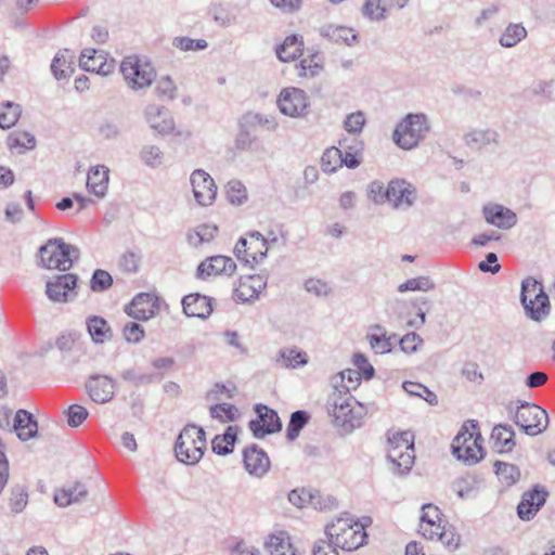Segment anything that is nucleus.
Masks as SVG:
<instances>
[{"instance_id":"14","label":"nucleus","mask_w":555,"mask_h":555,"mask_svg":"<svg viewBox=\"0 0 555 555\" xmlns=\"http://www.w3.org/2000/svg\"><path fill=\"white\" fill-rule=\"evenodd\" d=\"M116 380L104 374H93L86 382L88 396L98 404L112 401L116 392Z\"/></svg>"},{"instance_id":"45","label":"nucleus","mask_w":555,"mask_h":555,"mask_svg":"<svg viewBox=\"0 0 555 555\" xmlns=\"http://www.w3.org/2000/svg\"><path fill=\"white\" fill-rule=\"evenodd\" d=\"M8 147L10 150H33L36 146L35 137L27 131H13L9 134L7 140Z\"/></svg>"},{"instance_id":"63","label":"nucleus","mask_w":555,"mask_h":555,"mask_svg":"<svg viewBox=\"0 0 555 555\" xmlns=\"http://www.w3.org/2000/svg\"><path fill=\"white\" fill-rule=\"evenodd\" d=\"M144 328L134 322H127L122 327V336L127 343L138 344L144 338Z\"/></svg>"},{"instance_id":"5","label":"nucleus","mask_w":555,"mask_h":555,"mask_svg":"<svg viewBox=\"0 0 555 555\" xmlns=\"http://www.w3.org/2000/svg\"><path fill=\"white\" fill-rule=\"evenodd\" d=\"M428 130L426 117L420 114L406 115L396 127L393 140L400 147H415Z\"/></svg>"},{"instance_id":"15","label":"nucleus","mask_w":555,"mask_h":555,"mask_svg":"<svg viewBox=\"0 0 555 555\" xmlns=\"http://www.w3.org/2000/svg\"><path fill=\"white\" fill-rule=\"evenodd\" d=\"M77 276L72 273L56 275L47 282L46 295L53 302H67L75 296Z\"/></svg>"},{"instance_id":"27","label":"nucleus","mask_w":555,"mask_h":555,"mask_svg":"<svg viewBox=\"0 0 555 555\" xmlns=\"http://www.w3.org/2000/svg\"><path fill=\"white\" fill-rule=\"evenodd\" d=\"M372 524L373 519L371 516H349V530L352 531L349 535V552L367 544L369 534L366 529L371 527Z\"/></svg>"},{"instance_id":"8","label":"nucleus","mask_w":555,"mask_h":555,"mask_svg":"<svg viewBox=\"0 0 555 555\" xmlns=\"http://www.w3.org/2000/svg\"><path fill=\"white\" fill-rule=\"evenodd\" d=\"M268 245V240L260 232L254 231L247 237L238 240L234 247V254L237 259L246 263H259L267 257Z\"/></svg>"},{"instance_id":"57","label":"nucleus","mask_w":555,"mask_h":555,"mask_svg":"<svg viewBox=\"0 0 555 555\" xmlns=\"http://www.w3.org/2000/svg\"><path fill=\"white\" fill-rule=\"evenodd\" d=\"M403 389L412 396L423 398L430 404L437 403V396L422 384L415 382H404Z\"/></svg>"},{"instance_id":"38","label":"nucleus","mask_w":555,"mask_h":555,"mask_svg":"<svg viewBox=\"0 0 555 555\" xmlns=\"http://www.w3.org/2000/svg\"><path fill=\"white\" fill-rule=\"evenodd\" d=\"M139 159L146 167L155 169L164 164L165 153L158 145L147 143L141 146Z\"/></svg>"},{"instance_id":"48","label":"nucleus","mask_w":555,"mask_h":555,"mask_svg":"<svg viewBox=\"0 0 555 555\" xmlns=\"http://www.w3.org/2000/svg\"><path fill=\"white\" fill-rule=\"evenodd\" d=\"M28 504V492L22 485H15L10 490L9 506L13 514L22 513Z\"/></svg>"},{"instance_id":"10","label":"nucleus","mask_w":555,"mask_h":555,"mask_svg":"<svg viewBox=\"0 0 555 555\" xmlns=\"http://www.w3.org/2000/svg\"><path fill=\"white\" fill-rule=\"evenodd\" d=\"M190 183L195 202L203 207L214 204L217 196V185L212 177L203 169H195L190 175Z\"/></svg>"},{"instance_id":"6","label":"nucleus","mask_w":555,"mask_h":555,"mask_svg":"<svg viewBox=\"0 0 555 555\" xmlns=\"http://www.w3.org/2000/svg\"><path fill=\"white\" fill-rule=\"evenodd\" d=\"M347 518L339 516L325 528L327 541L314 544L312 555H339L338 550L346 551Z\"/></svg>"},{"instance_id":"17","label":"nucleus","mask_w":555,"mask_h":555,"mask_svg":"<svg viewBox=\"0 0 555 555\" xmlns=\"http://www.w3.org/2000/svg\"><path fill=\"white\" fill-rule=\"evenodd\" d=\"M144 119L151 129L160 135H168L175 131V119L165 106L147 105L144 109Z\"/></svg>"},{"instance_id":"53","label":"nucleus","mask_w":555,"mask_h":555,"mask_svg":"<svg viewBox=\"0 0 555 555\" xmlns=\"http://www.w3.org/2000/svg\"><path fill=\"white\" fill-rule=\"evenodd\" d=\"M437 532L435 540L440 541L450 551H455L460 546L461 535L455 532L452 526L442 525Z\"/></svg>"},{"instance_id":"28","label":"nucleus","mask_w":555,"mask_h":555,"mask_svg":"<svg viewBox=\"0 0 555 555\" xmlns=\"http://www.w3.org/2000/svg\"><path fill=\"white\" fill-rule=\"evenodd\" d=\"M183 312L188 317L206 319L212 312L211 298L201 294H190L182 299Z\"/></svg>"},{"instance_id":"22","label":"nucleus","mask_w":555,"mask_h":555,"mask_svg":"<svg viewBox=\"0 0 555 555\" xmlns=\"http://www.w3.org/2000/svg\"><path fill=\"white\" fill-rule=\"evenodd\" d=\"M266 286L267 279L260 274L241 278L234 289V297L242 302L254 300Z\"/></svg>"},{"instance_id":"56","label":"nucleus","mask_w":555,"mask_h":555,"mask_svg":"<svg viewBox=\"0 0 555 555\" xmlns=\"http://www.w3.org/2000/svg\"><path fill=\"white\" fill-rule=\"evenodd\" d=\"M434 287L435 284L428 276H417L400 284L398 286V291L400 293H404L408 291L428 292L431 291Z\"/></svg>"},{"instance_id":"19","label":"nucleus","mask_w":555,"mask_h":555,"mask_svg":"<svg viewBox=\"0 0 555 555\" xmlns=\"http://www.w3.org/2000/svg\"><path fill=\"white\" fill-rule=\"evenodd\" d=\"M236 270V264L231 257L212 256L199 263L196 270V278L205 280L212 275L225 274L232 275Z\"/></svg>"},{"instance_id":"31","label":"nucleus","mask_w":555,"mask_h":555,"mask_svg":"<svg viewBox=\"0 0 555 555\" xmlns=\"http://www.w3.org/2000/svg\"><path fill=\"white\" fill-rule=\"evenodd\" d=\"M490 440L495 451H512L516 447L515 431L509 425H495Z\"/></svg>"},{"instance_id":"24","label":"nucleus","mask_w":555,"mask_h":555,"mask_svg":"<svg viewBox=\"0 0 555 555\" xmlns=\"http://www.w3.org/2000/svg\"><path fill=\"white\" fill-rule=\"evenodd\" d=\"M482 211L486 221L500 229H509L517 221L516 214L500 204H489Z\"/></svg>"},{"instance_id":"33","label":"nucleus","mask_w":555,"mask_h":555,"mask_svg":"<svg viewBox=\"0 0 555 555\" xmlns=\"http://www.w3.org/2000/svg\"><path fill=\"white\" fill-rule=\"evenodd\" d=\"M87 330L94 344H104L113 337L112 328L102 317H90L87 319Z\"/></svg>"},{"instance_id":"2","label":"nucleus","mask_w":555,"mask_h":555,"mask_svg":"<svg viewBox=\"0 0 555 555\" xmlns=\"http://www.w3.org/2000/svg\"><path fill=\"white\" fill-rule=\"evenodd\" d=\"M120 73L129 89L140 91L149 88L156 77L153 65L138 55H128L120 63Z\"/></svg>"},{"instance_id":"9","label":"nucleus","mask_w":555,"mask_h":555,"mask_svg":"<svg viewBox=\"0 0 555 555\" xmlns=\"http://www.w3.org/2000/svg\"><path fill=\"white\" fill-rule=\"evenodd\" d=\"M278 106L282 114L299 118L308 114L309 99L306 92L298 88H285L278 99Z\"/></svg>"},{"instance_id":"18","label":"nucleus","mask_w":555,"mask_h":555,"mask_svg":"<svg viewBox=\"0 0 555 555\" xmlns=\"http://www.w3.org/2000/svg\"><path fill=\"white\" fill-rule=\"evenodd\" d=\"M205 430L195 425H186L179 434L173 451H206Z\"/></svg>"},{"instance_id":"1","label":"nucleus","mask_w":555,"mask_h":555,"mask_svg":"<svg viewBox=\"0 0 555 555\" xmlns=\"http://www.w3.org/2000/svg\"><path fill=\"white\" fill-rule=\"evenodd\" d=\"M39 258L46 269L67 271L79 258V249L63 238H50L39 248Z\"/></svg>"},{"instance_id":"43","label":"nucleus","mask_w":555,"mask_h":555,"mask_svg":"<svg viewBox=\"0 0 555 555\" xmlns=\"http://www.w3.org/2000/svg\"><path fill=\"white\" fill-rule=\"evenodd\" d=\"M21 106L14 102L0 103V128L10 129L13 127L21 117Z\"/></svg>"},{"instance_id":"36","label":"nucleus","mask_w":555,"mask_h":555,"mask_svg":"<svg viewBox=\"0 0 555 555\" xmlns=\"http://www.w3.org/2000/svg\"><path fill=\"white\" fill-rule=\"evenodd\" d=\"M371 349L378 354L391 351V340L387 336L386 330L380 325H374L370 328L366 336Z\"/></svg>"},{"instance_id":"26","label":"nucleus","mask_w":555,"mask_h":555,"mask_svg":"<svg viewBox=\"0 0 555 555\" xmlns=\"http://www.w3.org/2000/svg\"><path fill=\"white\" fill-rule=\"evenodd\" d=\"M352 369H349V384L356 388L362 380H371L375 376V369L363 353L357 352L351 359Z\"/></svg>"},{"instance_id":"40","label":"nucleus","mask_w":555,"mask_h":555,"mask_svg":"<svg viewBox=\"0 0 555 555\" xmlns=\"http://www.w3.org/2000/svg\"><path fill=\"white\" fill-rule=\"evenodd\" d=\"M344 164L347 165V154L344 155L340 149L332 146L323 153L322 168L325 172H335Z\"/></svg>"},{"instance_id":"58","label":"nucleus","mask_w":555,"mask_h":555,"mask_svg":"<svg viewBox=\"0 0 555 555\" xmlns=\"http://www.w3.org/2000/svg\"><path fill=\"white\" fill-rule=\"evenodd\" d=\"M142 256L138 251L127 250L120 256L119 267L124 272L137 273Z\"/></svg>"},{"instance_id":"59","label":"nucleus","mask_w":555,"mask_h":555,"mask_svg":"<svg viewBox=\"0 0 555 555\" xmlns=\"http://www.w3.org/2000/svg\"><path fill=\"white\" fill-rule=\"evenodd\" d=\"M172 46L181 51H198L208 47L204 39H192L190 37H176L172 40Z\"/></svg>"},{"instance_id":"55","label":"nucleus","mask_w":555,"mask_h":555,"mask_svg":"<svg viewBox=\"0 0 555 555\" xmlns=\"http://www.w3.org/2000/svg\"><path fill=\"white\" fill-rule=\"evenodd\" d=\"M388 9V0H366L363 13L370 20L378 21L386 16Z\"/></svg>"},{"instance_id":"11","label":"nucleus","mask_w":555,"mask_h":555,"mask_svg":"<svg viewBox=\"0 0 555 555\" xmlns=\"http://www.w3.org/2000/svg\"><path fill=\"white\" fill-rule=\"evenodd\" d=\"M485 439L477 421L467 420L452 441V451H483Z\"/></svg>"},{"instance_id":"13","label":"nucleus","mask_w":555,"mask_h":555,"mask_svg":"<svg viewBox=\"0 0 555 555\" xmlns=\"http://www.w3.org/2000/svg\"><path fill=\"white\" fill-rule=\"evenodd\" d=\"M255 412L257 413V418L249 422V429L256 438H262L266 435L281 430L282 422L276 411L259 403L255 405Z\"/></svg>"},{"instance_id":"61","label":"nucleus","mask_w":555,"mask_h":555,"mask_svg":"<svg viewBox=\"0 0 555 555\" xmlns=\"http://www.w3.org/2000/svg\"><path fill=\"white\" fill-rule=\"evenodd\" d=\"M112 284V275L107 271L101 269L94 271L90 281V287L93 292L106 291Z\"/></svg>"},{"instance_id":"64","label":"nucleus","mask_w":555,"mask_h":555,"mask_svg":"<svg viewBox=\"0 0 555 555\" xmlns=\"http://www.w3.org/2000/svg\"><path fill=\"white\" fill-rule=\"evenodd\" d=\"M155 91L158 96L172 100L176 96L177 87L170 77L165 76L157 80Z\"/></svg>"},{"instance_id":"34","label":"nucleus","mask_w":555,"mask_h":555,"mask_svg":"<svg viewBox=\"0 0 555 555\" xmlns=\"http://www.w3.org/2000/svg\"><path fill=\"white\" fill-rule=\"evenodd\" d=\"M244 465L247 473L255 477L266 475L271 466L268 453H243Z\"/></svg>"},{"instance_id":"30","label":"nucleus","mask_w":555,"mask_h":555,"mask_svg":"<svg viewBox=\"0 0 555 555\" xmlns=\"http://www.w3.org/2000/svg\"><path fill=\"white\" fill-rule=\"evenodd\" d=\"M88 496L87 487L81 482H75L67 488L57 489L54 492V503L60 507H66L70 504L82 503Z\"/></svg>"},{"instance_id":"39","label":"nucleus","mask_w":555,"mask_h":555,"mask_svg":"<svg viewBox=\"0 0 555 555\" xmlns=\"http://www.w3.org/2000/svg\"><path fill=\"white\" fill-rule=\"evenodd\" d=\"M414 453H387L389 469L397 475L409 473L414 464Z\"/></svg>"},{"instance_id":"20","label":"nucleus","mask_w":555,"mask_h":555,"mask_svg":"<svg viewBox=\"0 0 555 555\" xmlns=\"http://www.w3.org/2000/svg\"><path fill=\"white\" fill-rule=\"evenodd\" d=\"M79 66L89 73L106 76L113 70V61L102 50L85 49L79 57Z\"/></svg>"},{"instance_id":"16","label":"nucleus","mask_w":555,"mask_h":555,"mask_svg":"<svg viewBox=\"0 0 555 555\" xmlns=\"http://www.w3.org/2000/svg\"><path fill=\"white\" fill-rule=\"evenodd\" d=\"M548 491L545 487L535 485L532 489L524 492L517 506V515L521 520H531L540 508L545 504Z\"/></svg>"},{"instance_id":"60","label":"nucleus","mask_w":555,"mask_h":555,"mask_svg":"<svg viewBox=\"0 0 555 555\" xmlns=\"http://www.w3.org/2000/svg\"><path fill=\"white\" fill-rule=\"evenodd\" d=\"M210 415L222 422L233 421L237 415V409L230 403H219L210 408Z\"/></svg>"},{"instance_id":"51","label":"nucleus","mask_w":555,"mask_h":555,"mask_svg":"<svg viewBox=\"0 0 555 555\" xmlns=\"http://www.w3.org/2000/svg\"><path fill=\"white\" fill-rule=\"evenodd\" d=\"M228 201L236 206L247 201V190L240 180H230L225 185Z\"/></svg>"},{"instance_id":"25","label":"nucleus","mask_w":555,"mask_h":555,"mask_svg":"<svg viewBox=\"0 0 555 555\" xmlns=\"http://www.w3.org/2000/svg\"><path fill=\"white\" fill-rule=\"evenodd\" d=\"M12 431L20 440L27 441L38 434V423L30 412L20 409L14 414Z\"/></svg>"},{"instance_id":"12","label":"nucleus","mask_w":555,"mask_h":555,"mask_svg":"<svg viewBox=\"0 0 555 555\" xmlns=\"http://www.w3.org/2000/svg\"><path fill=\"white\" fill-rule=\"evenodd\" d=\"M288 501L299 508L311 506L319 511H331L337 507V501L331 495L323 496L312 489H295L289 492Z\"/></svg>"},{"instance_id":"47","label":"nucleus","mask_w":555,"mask_h":555,"mask_svg":"<svg viewBox=\"0 0 555 555\" xmlns=\"http://www.w3.org/2000/svg\"><path fill=\"white\" fill-rule=\"evenodd\" d=\"M323 67V57L319 53H313L300 61L298 66V76L314 77Z\"/></svg>"},{"instance_id":"50","label":"nucleus","mask_w":555,"mask_h":555,"mask_svg":"<svg viewBox=\"0 0 555 555\" xmlns=\"http://www.w3.org/2000/svg\"><path fill=\"white\" fill-rule=\"evenodd\" d=\"M237 436V428L229 426L223 435H217L211 441V451H232Z\"/></svg>"},{"instance_id":"32","label":"nucleus","mask_w":555,"mask_h":555,"mask_svg":"<svg viewBox=\"0 0 555 555\" xmlns=\"http://www.w3.org/2000/svg\"><path fill=\"white\" fill-rule=\"evenodd\" d=\"M264 546L271 555H297L288 533L283 530L270 534Z\"/></svg>"},{"instance_id":"49","label":"nucleus","mask_w":555,"mask_h":555,"mask_svg":"<svg viewBox=\"0 0 555 555\" xmlns=\"http://www.w3.org/2000/svg\"><path fill=\"white\" fill-rule=\"evenodd\" d=\"M389 444L399 451H409L414 448V435L410 430L395 431L388 436Z\"/></svg>"},{"instance_id":"23","label":"nucleus","mask_w":555,"mask_h":555,"mask_svg":"<svg viewBox=\"0 0 555 555\" xmlns=\"http://www.w3.org/2000/svg\"><path fill=\"white\" fill-rule=\"evenodd\" d=\"M388 203L393 207L411 206L415 190L403 179H393L388 183Z\"/></svg>"},{"instance_id":"44","label":"nucleus","mask_w":555,"mask_h":555,"mask_svg":"<svg viewBox=\"0 0 555 555\" xmlns=\"http://www.w3.org/2000/svg\"><path fill=\"white\" fill-rule=\"evenodd\" d=\"M279 360L287 369H296L308 363V356L305 351L296 348H284L279 352Z\"/></svg>"},{"instance_id":"29","label":"nucleus","mask_w":555,"mask_h":555,"mask_svg":"<svg viewBox=\"0 0 555 555\" xmlns=\"http://www.w3.org/2000/svg\"><path fill=\"white\" fill-rule=\"evenodd\" d=\"M109 169L104 165H96L89 169L87 176L88 191L99 198H103L108 189Z\"/></svg>"},{"instance_id":"52","label":"nucleus","mask_w":555,"mask_h":555,"mask_svg":"<svg viewBox=\"0 0 555 555\" xmlns=\"http://www.w3.org/2000/svg\"><path fill=\"white\" fill-rule=\"evenodd\" d=\"M320 35L333 43L343 44L347 41V27L345 25L326 24L320 27Z\"/></svg>"},{"instance_id":"35","label":"nucleus","mask_w":555,"mask_h":555,"mask_svg":"<svg viewBox=\"0 0 555 555\" xmlns=\"http://www.w3.org/2000/svg\"><path fill=\"white\" fill-rule=\"evenodd\" d=\"M73 60L74 55L68 50L56 53L51 63V72L57 80L67 79L72 76L74 73Z\"/></svg>"},{"instance_id":"54","label":"nucleus","mask_w":555,"mask_h":555,"mask_svg":"<svg viewBox=\"0 0 555 555\" xmlns=\"http://www.w3.org/2000/svg\"><path fill=\"white\" fill-rule=\"evenodd\" d=\"M527 35L524 26L520 24L509 25L500 38V43L503 47L511 48L516 46Z\"/></svg>"},{"instance_id":"7","label":"nucleus","mask_w":555,"mask_h":555,"mask_svg":"<svg viewBox=\"0 0 555 555\" xmlns=\"http://www.w3.org/2000/svg\"><path fill=\"white\" fill-rule=\"evenodd\" d=\"M514 422L527 435L535 436L546 429L548 418L546 412L539 405L525 403L517 408Z\"/></svg>"},{"instance_id":"4","label":"nucleus","mask_w":555,"mask_h":555,"mask_svg":"<svg viewBox=\"0 0 555 555\" xmlns=\"http://www.w3.org/2000/svg\"><path fill=\"white\" fill-rule=\"evenodd\" d=\"M521 302L527 315L534 321L545 319L551 310L548 296L533 278H527L521 283Z\"/></svg>"},{"instance_id":"21","label":"nucleus","mask_w":555,"mask_h":555,"mask_svg":"<svg viewBox=\"0 0 555 555\" xmlns=\"http://www.w3.org/2000/svg\"><path fill=\"white\" fill-rule=\"evenodd\" d=\"M158 310L157 299L146 293L137 295L131 304L126 308V312L132 319L147 321L152 319Z\"/></svg>"},{"instance_id":"41","label":"nucleus","mask_w":555,"mask_h":555,"mask_svg":"<svg viewBox=\"0 0 555 555\" xmlns=\"http://www.w3.org/2000/svg\"><path fill=\"white\" fill-rule=\"evenodd\" d=\"M494 472L499 480L507 487L515 485L520 478L519 468L511 463L496 461L494 463Z\"/></svg>"},{"instance_id":"37","label":"nucleus","mask_w":555,"mask_h":555,"mask_svg":"<svg viewBox=\"0 0 555 555\" xmlns=\"http://www.w3.org/2000/svg\"><path fill=\"white\" fill-rule=\"evenodd\" d=\"M304 42L297 35H291L276 48V55L283 62H289L301 55Z\"/></svg>"},{"instance_id":"42","label":"nucleus","mask_w":555,"mask_h":555,"mask_svg":"<svg viewBox=\"0 0 555 555\" xmlns=\"http://www.w3.org/2000/svg\"><path fill=\"white\" fill-rule=\"evenodd\" d=\"M310 417V414L304 410L293 412L286 428V439L288 441L296 440L300 430L309 423Z\"/></svg>"},{"instance_id":"46","label":"nucleus","mask_w":555,"mask_h":555,"mask_svg":"<svg viewBox=\"0 0 555 555\" xmlns=\"http://www.w3.org/2000/svg\"><path fill=\"white\" fill-rule=\"evenodd\" d=\"M120 377L122 380L133 385L134 387H140L143 385L152 384L155 380H160L163 375L140 373L134 369H127L121 372Z\"/></svg>"},{"instance_id":"62","label":"nucleus","mask_w":555,"mask_h":555,"mask_svg":"<svg viewBox=\"0 0 555 555\" xmlns=\"http://www.w3.org/2000/svg\"><path fill=\"white\" fill-rule=\"evenodd\" d=\"M388 185L385 186L380 181H373L367 188V197L375 204L388 202Z\"/></svg>"},{"instance_id":"3","label":"nucleus","mask_w":555,"mask_h":555,"mask_svg":"<svg viewBox=\"0 0 555 555\" xmlns=\"http://www.w3.org/2000/svg\"><path fill=\"white\" fill-rule=\"evenodd\" d=\"M330 392L326 399V412L331 422L336 427H345L347 424V385L345 371H340L330 378Z\"/></svg>"}]
</instances>
